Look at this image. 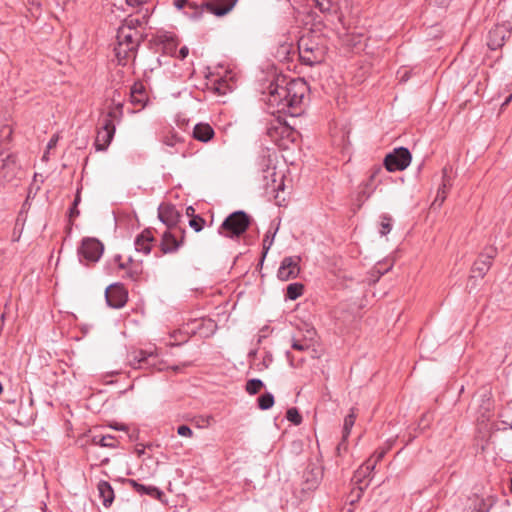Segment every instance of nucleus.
<instances>
[{
  "mask_svg": "<svg viewBox=\"0 0 512 512\" xmlns=\"http://www.w3.org/2000/svg\"><path fill=\"white\" fill-rule=\"evenodd\" d=\"M307 83L301 79L278 78L268 86L266 103L272 115L300 116L304 111V100L308 92Z\"/></svg>",
  "mask_w": 512,
  "mask_h": 512,
  "instance_id": "obj_1",
  "label": "nucleus"
},
{
  "mask_svg": "<svg viewBox=\"0 0 512 512\" xmlns=\"http://www.w3.org/2000/svg\"><path fill=\"white\" fill-rule=\"evenodd\" d=\"M236 2L237 0H209L197 4L189 0H174L173 4L178 10L188 7L191 12L185 11V13L191 18H197L202 14L204 9L216 16H224L232 10Z\"/></svg>",
  "mask_w": 512,
  "mask_h": 512,
  "instance_id": "obj_2",
  "label": "nucleus"
},
{
  "mask_svg": "<svg viewBox=\"0 0 512 512\" xmlns=\"http://www.w3.org/2000/svg\"><path fill=\"white\" fill-rule=\"evenodd\" d=\"M299 57L303 64L313 66L324 61L326 48L310 36H302L298 41Z\"/></svg>",
  "mask_w": 512,
  "mask_h": 512,
  "instance_id": "obj_3",
  "label": "nucleus"
},
{
  "mask_svg": "<svg viewBox=\"0 0 512 512\" xmlns=\"http://www.w3.org/2000/svg\"><path fill=\"white\" fill-rule=\"evenodd\" d=\"M250 222V216L244 211L233 212L222 222L218 233L226 238H238L246 232Z\"/></svg>",
  "mask_w": 512,
  "mask_h": 512,
  "instance_id": "obj_4",
  "label": "nucleus"
},
{
  "mask_svg": "<svg viewBox=\"0 0 512 512\" xmlns=\"http://www.w3.org/2000/svg\"><path fill=\"white\" fill-rule=\"evenodd\" d=\"M114 117L115 112L110 111L101 119L94 142L97 151H105L110 145L116 130L113 122Z\"/></svg>",
  "mask_w": 512,
  "mask_h": 512,
  "instance_id": "obj_5",
  "label": "nucleus"
},
{
  "mask_svg": "<svg viewBox=\"0 0 512 512\" xmlns=\"http://www.w3.org/2000/svg\"><path fill=\"white\" fill-rule=\"evenodd\" d=\"M411 159L410 151L405 147H399L385 156L384 166L389 172L402 171L409 166Z\"/></svg>",
  "mask_w": 512,
  "mask_h": 512,
  "instance_id": "obj_6",
  "label": "nucleus"
},
{
  "mask_svg": "<svg viewBox=\"0 0 512 512\" xmlns=\"http://www.w3.org/2000/svg\"><path fill=\"white\" fill-rule=\"evenodd\" d=\"M104 251L103 244L96 238H84L78 249L80 261L97 262Z\"/></svg>",
  "mask_w": 512,
  "mask_h": 512,
  "instance_id": "obj_7",
  "label": "nucleus"
},
{
  "mask_svg": "<svg viewBox=\"0 0 512 512\" xmlns=\"http://www.w3.org/2000/svg\"><path fill=\"white\" fill-rule=\"evenodd\" d=\"M156 350H133L128 354L129 364L134 369H148L155 366Z\"/></svg>",
  "mask_w": 512,
  "mask_h": 512,
  "instance_id": "obj_8",
  "label": "nucleus"
},
{
  "mask_svg": "<svg viewBox=\"0 0 512 512\" xmlns=\"http://www.w3.org/2000/svg\"><path fill=\"white\" fill-rule=\"evenodd\" d=\"M300 261L301 258L299 256L284 257L278 269L277 277L281 281L295 279L300 272Z\"/></svg>",
  "mask_w": 512,
  "mask_h": 512,
  "instance_id": "obj_9",
  "label": "nucleus"
},
{
  "mask_svg": "<svg viewBox=\"0 0 512 512\" xmlns=\"http://www.w3.org/2000/svg\"><path fill=\"white\" fill-rule=\"evenodd\" d=\"M496 255V247H486L484 251L479 255L478 259L474 262L472 272L475 273L476 276L484 277L486 273L489 271L492 265V261L496 257Z\"/></svg>",
  "mask_w": 512,
  "mask_h": 512,
  "instance_id": "obj_10",
  "label": "nucleus"
},
{
  "mask_svg": "<svg viewBox=\"0 0 512 512\" xmlns=\"http://www.w3.org/2000/svg\"><path fill=\"white\" fill-rule=\"evenodd\" d=\"M510 35L511 30L507 25H495L488 33L487 45L491 50L499 49Z\"/></svg>",
  "mask_w": 512,
  "mask_h": 512,
  "instance_id": "obj_11",
  "label": "nucleus"
},
{
  "mask_svg": "<svg viewBox=\"0 0 512 512\" xmlns=\"http://www.w3.org/2000/svg\"><path fill=\"white\" fill-rule=\"evenodd\" d=\"M105 297L110 307L121 308L126 304L128 294L122 285L113 284L106 289Z\"/></svg>",
  "mask_w": 512,
  "mask_h": 512,
  "instance_id": "obj_12",
  "label": "nucleus"
},
{
  "mask_svg": "<svg viewBox=\"0 0 512 512\" xmlns=\"http://www.w3.org/2000/svg\"><path fill=\"white\" fill-rule=\"evenodd\" d=\"M158 217L167 230H175L181 216L173 205L162 204L158 208Z\"/></svg>",
  "mask_w": 512,
  "mask_h": 512,
  "instance_id": "obj_13",
  "label": "nucleus"
},
{
  "mask_svg": "<svg viewBox=\"0 0 512 512\" xmlns=\"http://www.w3.org/2000/svg\"><path fill=\"white\" fill-rule=\"evenodd\" d=\"M114 261L118 264L119 269L125 270L124 277L133 281H138L143 274V266L141 262L133 261L129 258L126 262L121 261V256L116 255Z\"/></svg>",
  "mask_w": 512,
  "mask_h": 512,
  "instance_id": "obj_14",
  "label": "nucleus"
},
{
  "mask_svg": "<svg viewBox=\"0 0 512 512\" xmlns=\"http://www.w3.org/2000/svg\"><path fill=\"white\" fill-rule=\"evenodd\" d=\"M143 40V32L120 26L117 31V42L126 43L132 48H138Z\"/></svg>",
  "mask_w": 512,
  "mask_h": 512,
  "instance_id": "obj_15",
  "label": "nucleus"
},
{
  "mask_svg": "<svg viewBox=\"0 0 512 512\" xmlns=\"http://www.w3.org/2000/svg\"><path fill=\"white\" fill-rule=\"evenodd\" d=\"M383 173V169L380 166H374L371 169V174L368 178V180L360 186L359 192H358V201L364 202L366 201L374 192L376 188V181L379 174Z\"/></svg>",
  "mask_w": 512,
  "mask_h": 512,
  "instance_id": "obj_16",
  "label": "nucleus"
},
{
  "mask_svg": "<svg viewBox=\"0 0 512 512\" xmlns=\"http://www.w3.org/2000/svg\"><path fill=\"white\" fill-rule=\"evenodd\" d=\"M180 245L181 241L177 240L175 230H166L163 233L160 243L162 254L173 253L178 250Z\"/></svg>",
  "mask_w": 512,
  "mask_h": 512,
  "instance_id": "obj_17",
  "label": "nucleus"
},
{
  "mask_svg": "<svg viewBox=\"0 0 512 512\" xmlns=\"http://www.w3.org/2000/svg\"><path fill=\"white\" fill-rule=\"evenodd\" d=\"M154 241L155 239L152 231L150 229H146L136 237L135 248L138 252L149 254Z\"/></svg>",
  "mask_w": 512,
  "mask_h": 512,
  "instance_id": "obj_18",
  "label": "nucleus"
},
{
  "mask_svg": "<svg viewBox=\"0 0 512 512\" xmlns=\"http://www.w3.org/2000/svg\"><path fill=\"white\" fill-rule=\"evenodd\" d=\"M131 102L134 105L144 107L148 100L146 88L142 82H135L130 90Z\"/></svg>",
  "mask_w": 512,
  "mask_h": 512,
  "instance_id": "obj_19",
  "label": "nucleus"
},
{
  "mask_svg": "<svg viewBox=\"0 0 512 512\" xmlns=\"http://www.w3.org/2000/svg\"><path fill=\"white\" fill-rule=\"evenodd\" d=\"M442 173H443V183L438 188L436 197H435V199H434V201L432 203L433 207H435V206L440 207L443 204V202L445 201V199L447 197L448 189L451 186V184H450V177L448 176V169H447V167L443 168Z\"/></svg>",
  "mask_w": 512,
  "mask_h": 512,
  "instance_id": "obj_20",
  "label": "nucleus"
},
{
  "mask_svg": "<svg viewBox=\"0 0 512 512\" xmlns=\"http://www.w3.org/2000/svg\"><path fill=\"white\" fill-rule=\"evenodd\" d=\"M307 489L315 488L322 478V471L315 465H309L303 474Z\"/></svg>",
  "mask_w": 512,
  "mask_h": 512,
  "instance_id": "obj_21",
  "label": "nucleus"
},
{
  "mask_svg": "<svg viewBox=\"0 0 512 512\" xmlns=\"http://www.w3.org/2000/svg\"><path fill=\"white\" fill-rule=\"evenodd\" d=\"M115 55L119 61V64L125 65L126 61L130 58H135L137 48H132L128 44L118 43L114 49Z\"/></svg>",
  "mask_w": 512,
  "mask_h": 512,
  "instance_id": "obj_22",
  "label": "nucleus"
},
{
  "mask_svg": "<svg viewBox=\"0 0 512 512\" xmlns=\"http://www.w3.org/2000/svg\"><path fill=\"white\" fill-rule=\"evenodd\" d=\"M103 505L108 508L114 501V491L109 482L101 480L97 485Z\"/></svg>",
  "mask_w": 512,
  "mask_h": 512,
  "instance_id": "obj_23",
  "label": "nucleus"
},
{
  "mask_svg": "<svg viewBox=\"0 0 512 512\" xmlns=\"http://www.w3.org/2000/svg\"><path fill=\"white\" fill-rule=\"evenodd\" d=\"M214 136L213 128L207 123L196 124L193 130V137L201 142H208Z\"/></svg>",
  "mask_w": 512,
  "mask_h": 512,
  "instance_id": "obj_24",
  "label": "nucleus"
},
{
  "mask_svg": "<svg viewBox=\"0 0 512 512\" xmlns=\"http://www.w3.org/2000/svg\"><path fill=\"white\" fill-rule=\"evenodd\" d=\"M127 481L139 494H146L155 499H160L163 495V492L155 486H145L133 479H128Z\"/></svg>",
  "mask_w": 512,
  "mask_h": 512,
  "instance_id": "obj_25",
  "label": "nucleus"
},
{
  "mask_svg": "<svg viewBox=\"0 0 512 512\" xmlns=\"http://www.w3.org/2000/svg\"><path fill=\"white\" fill-rule=\"evenodd\" d=\"M375 467V462H372V459H368L354 473L353 481L356 484H362L365 481V479L371 474V472L375 469Z\"/></svg>",
  "mask_w": 512,
  "mask_h": 512,
  "instance_id": "obj_26",
  "label": "nucleus"
},
{
  "mask_svg": "<svg viewBox=\"0 0 512 512\" xmlns=\"http://www.w3.org/2000/svg\"><path fill=\"white\" fill-rule=\"evenodd\" d=\"M146 24H147V16H146V14H142V15L128 16L124 20V23L121 26L131 28L132 30H140L143 32L144 26Z\"/></svg>",
  "mask_w": 512,
  "mask_h": 512,
  "instance_id": "obj_27",
  "label": "nucleus"
},
{
  "mask_svg": "<svg viewBox=\"0 0 512 512\" xmlns=\"http://www.w3.org/2000/svg\"><path fill=\"white\" fill-rule=\"evenodd\" d=\"M316 7L326 14H336L339 10V0H314Z\"/></svg>",
  "mask_w": 512,
  "mask_h": 512,
  "instance_id": "obj_28",
  "label": "nucleus"
},
{
  "mask_svg": "<svg viewBox=\"0 0 512 512\" xmlns=\"http://www.w3.org/2000/svg\"><path fill=\"white\" fill-rule=\"evenodd\" d=\"M356 417H357V415L355 413V409L352 408L350 410V413L344 419L343 431H342V441L343 442L346 441L347 438L349 437L351 429L355 424Z\"/></svg>",
  "mask_w": 512,
  "mask_h": 512,
  "instance_id": "obj_29",
  "label": "nucleus"
},
{
  "mask_svg": "<svg viewBox=\"0 0 512 512\" xmlns=\"http://www.w3.org/2000/svg\"><path fill=\"white\" fill-rule=\"evenodd\" d=\"M92 442L101 447H109V448H114L118 444V441L116 440V438L111 435H101V436L95 435L92 438Z\"/></svg>",
  "mask_w": 512,
  "mask_h": 512,
  "instance_id": "obj_30",
  "label": "nucleus"
},
{
  "mask_svg": "<svg viewBox=\"0 0 512 512\" xmlns=\"http://www.w3.org/2000/svg\"><path fill=\"white\" fill-rule=\"evenodd\" d=\"M304 286L300 283H291L287 287L286 297L290 300H296L303 293Z\"/></svg>",
  "mask_w": 512,
  "mask_h": 512,
  "instance_id": "obj_31",
  "label": "nucleus"
},
{
  "mask_svg": "<svg viewBox=\"0 0 512 512\" xmlns=\"http://www.w3.org/2000/svg\"><path fill=\"white\" fill-rule=\"evenodd\" d=\"M257 402L261 410H268L274 405V396L270 392H265L258 397Z\"/></svg>",
  "mask_w": 512,
  "mask_h": 512,
  "instance_id": "obj_32",
  "label": "nucleus"
},
{
  "mask_svg": "<svg viewBox=\"0 0 512 512\" xmlns=\"http://www.w3.org/2000/svg\"><path fill=\"white\" fill-rule=\"evenodd\" d=\"M288 128L279 122L278 126L271 125L267 128V134L272 140H276L279 136H283L284 133H288Z\"/></svg>",
  "mask_w": 512,
  "mask_h": 512,
  "instance_id": "obj_33",
  "label": "nucleus"
},
{
  "mask_svg": "<svg viewBox=\"0 0 512 512\" xmlns=\"http://www.w3.org/2000/svg\"><path fill=\"white\" fill-rule=\"evenodd\" d=\"M264 386L263 382L260 379H250L246 382V392L250 395L257 394L261 388Z\"/></svg>",
  "mask_w": 512,
  "mask_h": 512,
  "instance_id": "obj_34",
  "label": "nucleus"
},
{
  "mask_svg": "<svg viewBox=\"0 0 512 512\" xmlns=\"http://www.w3.org/2000/svg\"><path fill=\"white\" fill-rule=\"evenodd\" d=\"M356 485L357 486L352 489L351 494H350V504H354L361 498L364 489L368 486V482H365L364 485H362V484H356Z\"/></svg>",
  "mask_w": 512,
  "mask_h": 512,
  "instance_id": "obj_35",
  "label": "nucleus"
},
{
  "mask_svg": "<svg viewBox=\"0 0 512 512\" xmlns=\"http://www.w3.org/2000/svg\"><path fill=\"white\" fill-rule=\"evenodd\" d=\"M286 418L295 425H299L302 422V416L295 407L289 408L287 410Z\"/></svg>",
  "mask_w": 512,
  "mask_h": 512,
  "instance_id": "obj_36",
  "label": "nucleus"
},
{
  "mask_svg": "<svg viewBox=\"0 0 512 512\" xmlns=\"http://www.w3.org/2000/svg\"><path fill=\"white\" fill-rule=\"evenodd\" d=\"M502 450L507 461L512 462V430L504 441Z\"/></svg>",
  "mask_w": 512,
  "mask_h": 512,
  "instance_id": "obj_37",
  "label": "nucleus"
},
{
  "mask_svg": "<svg viewBox=\"0 0 512 512\" xmlns=\"http://www.w3.org/2000/svg\"><path fill=\"white\" fill-rule=\"evenodd\" d=\"M391 217L387 216V215H383L381 217V228H380V234L382 236L384 235H387L391 229H392V225H391Z\"/></svg>",
  "mask_w": 512,
  "mask_h": 512,
  "instance_id": "obj_38",
  "label": "nucleus"
},
{
  "mask_svg": "<svg viewBox=\"0 0 512 512\" xmlns=\"http://www.w3.org/2000/svg\"><path fill=\"white\" fill-rule=\"evenodd\" d=\"M311 343L304 339V340H298L293 338L292 339V348L298 351H306L310 348Z\"/></svg>",
  "mask_w": 512,
  "mask_h": 512,
  "instance_id": "obj_39",
  "label": "nucleus"
},
{
  "mask_svg": "<svg viewBox=\"0 0 512 512\" xmlns=\"http://www.w3.org/2000/svg\"><path fill=\"white\" fill-rule=\"evenodd\" d=\"M205 221L200 216H195L189 221V225L191 228L195 230V232H200L203 229Z\"/></svg>",
  "mask_w": 512,
  "mask_h": 512,
  "instance_id": "obj_40",
  "label": "nucleus"
},
{
  "mask_svg": "<svg viewBox=\"0 0 512 512\" xmlns=\"http://www.w3.org/2000/svg\"><path fill=\"white\" fill-rule=\"evenodd\" d=\"M451 0H426L427 5L433 8H446Z\"/></svg>",
  "mask_w": 512,
  "mask_h": 512,
  "instance_id": "obj_41",
  "label": "nucleus"
},
{
  "mask_svg": "<svg viewBox=\"0 0 512 512\" xmlns=\"http://www.w3.org/2000/svg\"><path fill=\"white\" fill-rule=\"evenodd\" d=\"M274 236H275V233L270 235L269 232L265 235V237L263 239V250H264L263 257H265V255L267 254L268 250L272 246L273 240H274Z\"/></svg>",
  "mask_w": 512,
  "mask_h": 512,
  "instance_id": "obj_42",
  "label": "nucleus"
},
{
  "mask_svg": "<svg viewBox=\"0 0 512 512\" xmlns=\"http://www.w3.org/2000/svg\"><path fill=\"white\" fill-rule=\"evenodd\" d=\"M177 433L178 435L180 436H184V437H192L193 436V431L191 430V428L187 425H181L177 428Z\"/></svg>",
  "mask_w": 512,
  "mask_h": 512,
  "instance_id": "obj_43",
  "label": "nucleus"
},
{
  "mask_svg": "<svg viewBox=\"0 0 512 512\" xmlns=\"http://www.w3.org/2000/svg\"><path fill=\"white\" fill-rule=\"evenodd\" d=\"M163 143L167 146L174 147L175 145L182 144L180 139L176 136H166L163 140Z\"/></svg>",
  "mask_w": 512,
  "mask_h": 512,
  "instance_id": "obj_44",
  "label": "nucleus"
},
{
  "mask_svg": "<svg viewBox=\"0 0 512 512\" xmlns=\"http://www.w3.org/2000/svg\"><path fill=\"white\" fill-rule=\"evenodd\" d=\"M385 454H386V450L376 451L370 459H372V462H375V466H376L377 463L383 459Z\"/></svg>",
  "mask_w": 512,
  "mask_h": 512,
  "instance_id": "obj_45",
  "label": "nucleus"
},
{
  "mask_svg": "<svg viewBox=\"0 0 512 512\" xmlns=\"http://www.w3.org/2000/svg\"><path fill=\"white\" fill-rule=\"evenodd\" d=\"M188 54H189L188 47L183 46V47L180 48V50L178 52V58L183 60V59H185L188 56Z\"/></svg>",
  "mask_w": 512,
  "mask_h": 512,
  "instance_id": "obj_46",
  "label": "nucleus"
},
{
  "mask_svg": "<svg viewBox=\"0 0 512 512\" xmlns=\"http://www.w3.org/2000/svg\"><path fill=\"white\" fill-rule=\"evenodd\" d=\"M77 207L78 206L72 205V207L70 208V210H69V218H70V220H72V219H74V218L79 216L80 212H79Z\"/></svg>",
  "mask_w": 512,
  "mask_h": 512,
  "instance_id": "obj_47",
  "label": "nucleus"
},
{
  "mask_svg": "<svg viewBox=\"0 0 512 512\" xmlns=\"http://www.w3.org/2000/svg\"><path fill=\"white\" fill-rule=\"evenodd\" d=\"M147 1L148 0H125L126 4L132 7L141 5L143 3H146Z\"/></svg>",
  "mask_w": 512,
  "mask_h": 512,
  "instance_id": "obj_48",
  "label": "nucleus"
},
{
  "mask_svg": "<svg viewBox=\"0 0 512 512\" xmlns=\"http://www.w3.org/2000/svg\"><path fill=\"white\" fill-rule=\"evenodd\" d=\"M57 141H58V136L54 135V136L50 139V141L48 142V144H47V149L49 150V149L54 148V147L56 146V144H57Z\"/></svg>",
  "mask_w": 512,
  "mask_h": 512,
  "instance_id": "obj_49",
  "label": "nucleus"
},
{
  "mask_svg": "<svg viewBox=\"0 0 512 512\" xmlns=\"http://www.w3.org/2000/svg\"><path fill=\"white\" fill-rule=\"evenodd\" d=\"M80 201H81L80 190H78L76 195H75V198H74V201H73L72 205L78 206Z\"/></svg>",
  "mask_w": 512,
  "mask_h": 512,
  "instance_id": "obj_50",
  "label": "nucleus"
},
{
  "mask_svg": "<svg viewBox=\"0 0 512 512\" xmlns=\"http://www.w3.org/2000/svg\"><path fill=\"white\" fill-rule=\"evenodd\" d=\"M408 79V73L405 72L402 77H401V81H406Z\"/></svg>",
  "mask_w": 512,
  "mask_h": 512,
  "instance_id": "obj_51",
  "label": "nucleus"
},
{
  "mask_svg": "<svg viewBox=\"0 0 512 512\" xmlns=\"http://www.w3.org/2000/svg\"><path fill=\"white\" fill-rule=\"evenodd\" d=\"M512 99V94L506 99V101L504 102V104H507L511 101Z\"/></svg>",
  "mask_w": 512,
  "mask_h": 512,
  "instance_id": "obj_52",
  "label": "nucleus"
},
{
  "mask_svg": "<svg viewBox=\"0 0 512 512\" xmlns=\"http://www.w3.org/2000/svg\"><path fill=\"white\" fill-rule=\"evenodd\" d=\"M510 490L512 492V478H511V481H510Z\"/></svg>",
  "mask_w": 512,
  "mask_h": 512,
  "instance_id": "obj_53",
  "label": "nucleus"
},
{
  "mask_svg": "<svg viewBox=\"0 0 512 512\" xmlns=\"http://www.w3.org/2000/svg\"><path fill=\"white\" fill-rule=\"evenodd\" d=\"M271 175H272V176H274V175H275L274 168L272 169Z\"/></svg>",
  "mask_w": 512,
  "mask_h": 512,
  "instance_id": "obj_54",
  "label": "nucleus"
},
{
  "mask_svg": "<svg viewBox=\"0 0 512 512\" xmlns=\"http://www.w3.org/2000/svg\"><path fill=\"white\" fill-rule=\"evenodd\" d=\"M482 512H488V508H486L485 510H483Z\"/></svg>",
  "mask_w": 512,
  "mask_h": 512,
  "instance_id": "obj_55",
  "label": "nucleus"
}]
</instances>
